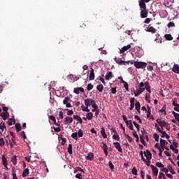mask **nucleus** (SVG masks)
Masks as SVG:
<instances>
[{"mask_svg":"<svg viewBox=\"0 0 179 179\" xmlns=\"http://www.w3.org/2000/svg\"><path fill=\"white\" fill-rule=\"evenodd\" d=\"M146 88L145 87V83L141 82L138 85V90L137 92H134L135 97H138L141 93H143V91L145 90Z\"/></svg>","mask_w":179,"mask_h":179,"instance_id":"nucleus-1","label":"nucleus"},{"mask_svg":"<svg viewBox=\"0 0 179 179\" xmlns=\"http://www.w3.org/2000/svg\"><path fill=\"white\" fill-rule=\"evenodd\" d=\"M78 138H82L83 136V131L82 129H79L78 132L71 134V138L76 141H78Z\"/></svg>","mask_w":179,"mask_h":179,"instance_id":"nucleus-2","label":"nucleus"},{"mask_svg":"<svg viewBox=\"0 0 179 179\" xmlns=\"http://www.w3.org/2000/svg\"><path fill=\"white\" fill-rule=\"evenodd\" d=\"M84 103H85V105L87 106V107H90V106H92V107H93V105L94 104H96V100L94 99H92L90 98H88V99H86L84 100Z\"/></svg>","mask_w":179,"mask_h":179,"instance_id":"nucleus-3","label":"nucleus"},{"mask_svg":"<svg viewBox=\"0 0 179 179\" xmlns=\"http://www.w3.org/2000/svg\"><path fill=\"white\" fill-rule=\"evenodd\" d=\"M147 64L143 62H134V66L138 69H144L146 68Z\"/></svg>","mask_w":179,"mask_h":179,"instance_id":"nucleus-4","label":"nucleus"},{"mask_svg":"<svg viewBox=\"0 0 179 179\" xmlns=\"http://www.w3.org/2000/svg\"><path fill=\"white\" fill-rule=\"evenodd\" d=\"M114 59L116 64H118V65H128V64H129V62L123 61L121 59L117 58L116 57L114 58Z\"/></svg>","mask_w":179,"mask_h":179,"instance_id":"nucleus-5","label":"nucleus"},{"mask_svg":"<svg viewBox=\"0 0 179 179\" xmlns=\"http://www.w3.org/2000/svg\"><path fill=\"white\" fill-rule=\"evenodd\" d=\"M138 3H139L141 10H145V9H146V1H143L142 0H140Z\"/></svg>","mask_w":179,"mask_h":179,"instance_id":"nucleus-6","label":"nucleus"},{"mask_svg":"<svg viewBox=\"0 0 179 179\" xmlns=\"http://www.w3.org/2000/svg\"><path fill=\"white\" fill-rule=\"evenodd\" d=\"M156 122L157 124H159L161 128H163V127H166L167 125V122H166L164 120H162V119H157Z\"/></svg>","mask_w":179,"mask_h":179,"instance_id":"nucleus-7","label":"nucleus"},{"mask_svg":"<svg viewBox=\"0 0 179 179\" xmlns=\"http://www.w3.org/2000/svg\"><path fill=\"white\" fill-rule=\"evenodd\" d=\"M145 31H148L149 33H152V34H155L156 31H157V29H155L153 27L148 26L145 28Z\"/></svg>","mask_w":179,"mask_h":179,"instance_id":"nucleus-8","label":"nucleus"},{"mask_svg":"<svg viewBox=\"0 0 179 179\" xmlns=\"http://www.w3.org/2000/svg\"><path fill=\"white\" fill-rule=\"evenodd\" d=\"M143 154L145 157H146L147 160H152V152H150V151H144Z\"/></svg>","mask_w":179,"mask_h":179,"instance_id":"nucleus-9","label":"nucleus"},{"mask_svg":"<svg viewBox=\"0 0 179 179\" xmlns=\"http://www.w3.org/2000/svg\"><path fill=\"white\" fill-rule=\"evenodd\" d=\"M73 122V117H71L69 116H66V117H64V124H71Z\"/></svg>","mask_w":179,"mask_h":179,"instance_id":"nucleus-10","label":"nucleus"},{"mask_svg":"<svg viewBox=\"0 0 179 179\" xmlns=\"http://www.w3.org/2000/svg\"><path fill=\"white\" fill-rule=\"evenodd\" d=\"M0 117H1L4 121H6V120L9 118V113H6V112L0 113Z\"/></svg>","mask_w":179,"mask_h":179,"instance_id":"nucleus-11","label":"nucleus"},{"mask_svg":"<svg viewBox=\"0 0 179 179\" xmlns=\"http://www.w3.org/2000/svg\"><path fill=\"white\" fill-rule=\"evenodd\" d=\"M135 101H136V99H135V98H131L130 99L129 110H134V108L135 107Z\"/></svg>","mask_w":179,"mask_h":179,"instance_id":"nucleus-12","label":"nucleus"},{"mask_svg":"<svg viewBox=\"0 0 179 179\" xmlns=\"http://www.w3.org/2000/svg\"><path fill=\"white\" fill-rule=\"evenodd\" d=\"M113 145L115 148H116V149L118 150V152H120V153H122V148H121V144H120V143L118 142L113 143Z\"/></svg>","mask_w":179,"mask_h":179,"instance_id":"nucleus-13","label":"nucleus"},{"mask_svg":"<svg viewBox=\"0 0 179 179\" xmlns=\"http://www.w3.org/2000/svg\"><path fill=\"white\" fill-rule=\"evenodd\" d=\"M151 169L152 170V173H153L155 177H157V174H159V169L153 165H151Z\"/></svg>","mask_w":179,"mask_h":179,"instance_id":"nucleus-14","label":"nucleus"},{"mask_svg":"<svg viewBox=\"0 0 179 179\" xmlns=\"http://www.w3.org/2000/svg\"><path fill=\"white\" fill-rule=\"evenodd\" d=\"M85 159L86 160H90V162L93 161V159H94V154H93V152L88 153Z\"/></svg>","mask_w":179,"mask_h":179,"instance_id":"nucleus-15","label":"nucleus"},{"mask_svg":"<svg viewBox=\"0 0 179 179\" xmlns=\"http://www.w3.org/2000/svg\"><path fill=\"white\" fill-rule=\"evenodd\" d=\"M74 93H76V94H79L80 92H81V93H85V89H83V87H77V88H74Z\"/></svg>","mask_w":179,"mask_h":179,"instance_id":"nucleus-16","label":"nucleus"},{"mask_svg":"<svg viewBox=\"0 0 179 179\" xmlns=\"http://www.w3.org/2000/svg\"><path fill=\"white\" fill-rule=\"evenodd\" d=\"M141 10V17H142L143 19L148 17V10L146 9Z\"/></svg>","mask_w":179,"mask_h":179,"instance_id":"nucleus-17","label":"nucleus"},{"mask_svg":"<svg viewBox=\"0 0 179 179\" xmlns=\"http://www.w3.org/2000/svg\"><path fill=\"white\" fill-rule=\"evenodd\" d=\"M129 48H131V45H127L126 46H124L122 48V50H120L121 54H124V52H125V51H128V50H129Z\"/></svg>","mask_w":179,"mask_h":179,"instance_id":"nucleus-18","label":"nucleus"},{"mask_svg":"<svg viewBox=\"0 0 179 179\" xmlns=\"http://www.w3.org/2000/svg\"><path fill=\"white\" fill-rule=\"evenodd\" d=\"M90 80H94V69H93V68H91Z\"/></svg>","mask_w":179,"mask_h":179,"instance_id":"nucleus-19","label":"nucleus"},{"mask_svg":"<svg viewBox=\"0 0 179 179\" xmlns=\"http://www.w3.org/2000/svg\"><path fill=\"white\" fill-rule=\"evenodd\" d=\"M172 71L175 73H178L179 74V66H178V64H174L173 67L172 69Z\"/></svg>","mask_w":179,"mask_h":179,"instance_id":"nucleus-20","label":"nucleus"},{"mask_svg":"<svg viewBox=\"0 0 179 179\" xmlns=\"http://www.w3.org/2000/svg\"><path fill=\"white\" fill-rule=\"evenodd\" d=\"M103 150L106 156H108V149L107 144L103 143Z\"/></svg>","mask_w":179,"mask_h":179,"instance_id":"nucleus-21","label":"nucleus"},{"mask_svg":"<svg viewBox=\"0 0 179 179\" xmlns=\"http://www.w3.org/2000/svg\"><path fill=\"white\" fill-rule=\"evenodd\" d=\"M73 118L74 120H77V121H78L80 124H82L83 122V120H82V117H80V116H79L78 115H74L73 116Z\"/></svg>","mask_w":179,"mask_h":179,"instance_id":"nucleus-22","label":"nucleus"},{"mask_svg":"<svg viewBox=\"0 0 179 179\" xmlns=\"http://www.w3.org/2000/svg\"><path fill=\"white\" fill-rule=\"evenodd\" d=\"M29 169L27 168L23 171L22 177H23V178H24L25 177H27V176H29Z\"/></svg>","mask_w":179,"mask_h":179,"instance_id":"nucleus-23","label":"nucleus"},{"mask_svg":"<svg viewBox=\"0 0 179 179\" xmlns=\"http://www.w3.org/2000/svg\"><path fill=\"white\" fill-rule=\"evenodd\" d=\"M113 72L112 71H109L106 73V80H110V79H111V78H113Z\"/></svg>","mask_w":179,"mask_h":179,"instance_id":"nucleus-24","label":"nucleus"},{"mask_svg":"<svg viewBox=\"0 0 179 179\" xmlns=\"http://www.w3.org/2000/svg\"><path fill=\"white\" fill-rule=\"evenodd\" d=\"M11 162L14 166H16V164H17V157L16 155L13 156L11 157Z\"/></svg>","mask_w":179,"mask_h":179,"instance_id":"nucleus-25","label":"nucleus"},{"mask_svg":"<svg viewBox=\"0 0 179 179\" xmlns=\"http://www.w3.org/2000/svg\"><path fill=\"white\" fill-rule=\"evenodd\" d=\"M135 107L136 111H138V113H141V103L139 101L136 102Z\"/></svg>","mask_w":179,"mask_h":179,"instance_id":"nucleus-26","label":"nucleus"},{"mask_svg":"<svg viewBox=\"0 0 179 179\" xmlns=\"http://www.w3.org/2000/svg\"><path fill=\"white\" fill-rule=\"evenodd\" d=\"M165 40H167L168 41H171L173 40V36L170 34H166L164 35Z\"/></svg>","mask_w":179,"mask_h":179,"instance_id":"nucleus-27","label":"nucleus"},{"mask_svg":"<svg viewBox=\"0 0 179 179\" xmlns=\"http://www.w3.org/2000/svg\"><path fill=\"white\" fill-rule=\"evenodd\" d=\"M101 134L103 138V139H106L107 138V134H106V129L104 127H102L101 129Z\"/></svg>","mask_w":179,"mask_h":179,"instance_id":"nucleus-28","label":"nucleus"},{"mask_svg":"<svg viewBox=\"0 0 179 179\" xmlns=\"http://www.w3.org/2000/svg\"><path fill=\"white\" fill-rule=\"evenodd\" d=\"M160 146H167V145H169V143L167 141H166V140L162 139L160 138Z\"/></svg>","mask_w":179,"mask_h":179,"instance_id":"nucleus-29","label":"nucleus"},{"mask_svg":"<svg viewBox=\"0 0 179 179\" xmlns=\"http://www.w3.org/2000/svg\"><path fill=\"white\" fill-rule=\"evenodd\" d=\"M147 113V118H149V117H150L151 113H152V109L150 108V106H148L147 107V111H145Z\"/></svg>","mask_w":179,"mask_h":179,"instance_id":"nucleus-30","label":"nucleus"},{"mask_svg":"<svg viewBox=\"0 0 179 179\" xmlns=\"http://www.w3.org/2000/svg\"><path fill=\"white\" fill-rule=\"evenodd\" d=\"M159 113H162L164 115H167V113L166 112V105H164L162 109L159 110Z\"/></svg>","mask_w":179,"mask_h":179,"instance_id":"nucleus-31","label":"nucleus"},{"mask_svg":"<svg viewBox=\"0 0 179 179\" xmlns=\"http://www.w3.org/2000/svg\"><path fill=\"white\" fill-rule=\"evenodd\" d=\"M0 129L1 130V133L3 132V129H6V126H5V122H1L0 124Z\"/></svg>","mask_w":179,"mask_h":179,"instance_id":"nucleus-32","label":"nucleus"},{"mask_svg":"<svg viewBox=\"0 0 179 179\" xmlns=\"http://www.w3.org/2000/svg\"><path fill=\"white\" fill-rule=\"evenodd\" d=\"M81 108L83 111H86V113H90V109H89V106H85L84 105H82Z\"/></svg>","mask_w":179,"mask_h":179,"instance_id":"nucleus-33","label":"nucleus"},{"mask_svg":"<svg viewBox=\"0 0 179 179\" xmlns=\"http://www.w3.org/2000/svg\"><path fill=\"white\" fill-rule=\"evenodd\" d=\"M103 89H104V87L103 86L102 84L96 86V90H98V92H99L100 93H101V92H103Z\"/></svg>","mask_w":179,"mask_h":179,"instance_id":"nucleus-34","label":"nucleus"},{"mask_svg":"<svg viewBox=\"0 0 179 179\" xmlns=\"http://www.w3.org/2000/svg\"><path fill=\"white\" fill-rule=\"evenodd\" d=\"M1 159H2L3 164H8V159H6V157L5 156V155H3L1 156Z\"/></svg>","mask_w":179,"mask_h":179,"instance_id":"nucleus-35","label":"nucleus"},{"mask_svg":"<svg viewBox=\"0 0 179 179\" xmlns=\"http://www.w3.org/2000/svg\"><path fill=\"white\" fill-rule=\"evenodd\" d=\"M70 101H71V98L69 96H66L63 100V104H66L68 103H70Z\"/></svg>","mask_w":179,"mask_h":179,"instance_id":"nucleus-36","label":"nucleus"},{"mask_svg":"<svg viewBox=\"0 0 179 179\" xmlns=\"http://www.w3.org/2000/svg\"><path fill=\"white\" fill-rule=\"evenodd\" d=\"M124 137L126 139H127V141H128V142H129V143H131V142H132V141H133L132 137H131L129 135L124 133Z\"/></svg>","mask_w":179,"mask_h":179,"instance_id":"nucleus-37","label":"nucleus"},{"mask_svg":"<svg viewBox=\"0 0 179 179\" xmlns=\"http://www.w3.org/2000/svg\"><path fill=\"white\" fill-rule=\"evenodd\" d=\"M15 122H16L15 120H13V119L9 118L8 120L7 124L10 127L11 125H13V124H15Z\"/></svg>","mask_w":179,"mask_h":179,"instance_id":"nucleus-38","label":"nucleus"},{"mask_svg":"<svg viewBox=\"0 0 179 179\" xmlns=\"http://www.w3.org/2000/svg\"><path fill=\"white\" fill-rule=\"evenodd\" d=\"M86 117H87V120H92L93 113H92V112L87 113V115H86Z\"/></svg>","mask_w":179,"mask_h":179,"instance_id":"nucleus-39","label":"nucleus"},{"mask_svg":"<svg viewBox=\"0 0 179 179\" xmlns=\"http://www.w3.org/2000/svg\"><path fill=\"white\" fill-rule=\"evenodd\" d=\"M67 150H68V153H69V155H72L73 153V151H72V144H69Z\"/></svg>","mask_w":179,"mask_h":179,"instance_id":"nucleus-40","label":"nucleus"},{"mask_svg":"<svg viewBox=\"0 0 179 179\" xmlns=\"http://www.w3.org/2000/svg\"><path fill=\"white\" fill-rule=\"evenodd\" d=\"M168 169L169 171H170V173L171 174H175L176 173V171H174V169H173V166H171V165H168Z\"/></svg>","mask_w":179,"mask_h":179,"instance_id":"nucleus-41","label":"nucleus"},{"mask_svg":"<svg viewBox=\"0 0 179 179\" xmlns=\"http://www.w3.org/2000/svg\"><path fill=\"white\" fill-rule=\"evenodd\" d=\"M15 129L17 132H20V131H22V126H20V124H15Z\"/></svg>","mask_w":179,"mask_h":179,"instance_id":"nucleus-42","label":"nucleus"},{"mask_svg":"<svg viewBox=\"0 0 179 179\" xmlns=\"http://www.w3.org/2000/svg\"><path fill=\"white\" fill-rule=\"evenodd\" d=\"M78 171H81L82 173H85V171H83V169H82V168L78 166L76 168V169L74 170V173L76 174V173H78Z\"/></svg>","mask_w":179,"mask_h":179,"instance_id":"nucleus-43","label":"nucleus"},{"mask_svg":"<svg viewBox=\"0 0 179 179\" xmlns=\"http://www.w3.org/2000/svg\"><path fill=\"white\" fill-rule=\"evenodd\" d=\"M92 107L93 108L92 109V113L96 112V110L99 108V106H97V103L96 104L94 103Z\"/></svg>","mask_w":179,"mask_h":179,"instance_id":"nucleus-44","label":"nucleus"},{"mask_svg":"<svg viewBox=\"0 0 179 179\" xmlns=\"http://www.w3.org/2000/svg\"><path fill=\"white\" fill-rule=\"evenodd\" d=\"M145 100H146L148 103H150V94H145Z\"/></svg>","mask_w":179,"mask_h":179,"instance_id":"nucleus-45","label":"nucleus"},{"mask_svg":"<svg viewBox=\"0 0 179 179\" xmlns=\"http://www.w3.org/2000/svg\"><path fill=\"white\" fill-rule=\"evenodd\" d=\"M173 114L176 121H178V122H179V114L176 113L175 111H173Z\"/></svg>","mask_w":179,"mask_h":179,"instance_id":"nucleus-46","label":"nucleus"},{"mask_svg":"<svg viewBox=\"0 0 179 179\" xmlns=\"http://www.w3.org/2000/svg\"><path fill=\"white\" fill-rule=\"evenodd\" d=\"M153 138H154L155 142H159V134H156V133L154 134H153Z\"/></svg>","mask_w":179,"mask_h":179,"instance_id":"nucleus-47","label":"nucleus"},{"mask_svg":"<svg viewBox=\"0 0 179 179\" xmlns=\"http://www.w3.org/2000/svg\"><path fill=\"white\" fill-rule=\"evenodd\" d=\"M155 166L157 167H159V169H162L164 167V165L163 164H162V162H157Z\"/></svg>","mask_w":179,"mask_h":179,"instance_id":"nucleus-48","label":"nucleus"},{"mask_svg":"<svg viewBox=\"0 0 179 179\" xmlns=\"http://www.w3.org/2000/svg\"><path fill=\"white\" fill-rule=\"evenodd\" d=\"M159 179H166V175L164 173H163V172H159Z\"/></svg>","mask_w":179,"mask_h":179,"instance_id":"nucleus-49","label":"nucleus"},{"mask_svg":"<svg viewBox=\"0 0 179 179\" xmlns=\"http://www.w3.org/2000/svg\"><path fill=\"white\" fill-rule=\"evenodd\" d=\"M93 87H94V85H92V83H90V84L87 85V90L88 92H90V90H92V89H93Z\"/></svg>","mask_w":179,"mask_h":179,"instance_id":"nucleus-50","label":"nucleus"},{"mask_svg":"<svg viewBox=\"0 0 179 179\" xmlns=\"http://www.w3.org/2000/svg\"><path fill=\"white\" fill-rule=\"evenodd\" d=\"M113 139H115V141H120V135L117 134H113Z\"/></svg>","mask_w":179,"mask_h":179,"instance_id":"nucleus-51","label":"nucleus"},{"mask_svg":"<svg viewBox=\"0 0 179 179\" xmlns=\"http://www.w3.org/2000/svg\"><path fill=\"white\" fill-rule=\"evenodd\" d=\"M132 174H134V176H137L138 175V170L136 169V167H134L132 171H131Z\"/></svg>","mask_w":179,"mask_h":179,"instance_id":"nucleus-52","label":"nucleus"},{"mask_svg":"<svg viewBox=\"0 0 179 179\" xmlns=\"http://www.w3.org/2000/svg\"><path fill=\"white\" fill-rule=\"evenodd\" d=\"M124 87L127 92H129V88L128 87V83L124 82Z\"/></svg>","mask_w":179,"mask_h":179,"instance_id":"nucleus-53","label":"nucleus"},{"mask_svg":"<svg viewBox=\"0 0 179 179\" xmlns=\"http://www.w3.org/2000/svg\"><path fill=\"white\" fill-rule=\"evenodd\" d=\"M140 140L141 143L144 145V146H146V143L145 142V140L143 139V136L140 135Z\"/></svg>","mask_w":179,"mask_h":179,"instance_id":"nucleus-54","label":"nucleus"},{"mask_svg":"<svg viewBox=\"0 0 179 179\" xmlns=\"http://www.w3.org/2000/svg\"><path fill=\"white\" fill-rule=\"evenodd\" d=\"M65 110L67 111V115H72V114H73V110H72L66 108Z\"/></svg>","mask_w":179,"mask_h":179,"instance_id":"nucleus-55","label":"nucleus"},{"mask_svg":"<svg viewBox=\"0 0 179 179\" xmlns=\"http://www.w3.org/2000/svg\"><path fill=\"white\" fill-rule=\"evenodd\" d=\"M168 27H169V29H170V27H176V24H174V22H170L168 24Z\"/></svg>","mask_w":179,"mask_h":179,"instance_id":"nucleus-56","label":"nucleus"},{"mask_svg":"<svg viewBox=\"0 0 179 179\" xmlns=\"http://www.w3.org/2000/svg\"><path fill=\"white\" fill-rule=\"evenodd\" d=\"M109 167L111 171H114V164H113V162H111V161L109 162Z\"/></svg>","mask_w":179,"mask_h":179,"instance_id":"nucleus-57","label":"nucleus"},{"mask_svg":"<svg viewBox=\"0 0 179 179\" xmlns=\"http://www.w3.org/2000/svg\"><path fill=\"white\" fill-rule=\"evenodd\" d=\"M132 134H133V136H134V138H136V139H138V137L139 136L138 135V134H136V131L134 130H132Z\"/></svg>","mask_w":179,"mask_h":179,"instance_id":"nucleus-58","label":"nucleus"},{"mask_svg":"<svg viewBox=\"0 0 179 179\" xmlns=\"http://www.w3.org/2000/svg\"><path fill=\"white\" fill-rule=\"evenodd\" d=\"M5 145V140H3V138H0V146H4Z\"/></svg>","mask_w":179,"mask_h":179,"instance_id":"nucleus-59","label":"nucleus"},{"mask_svg":"<svg viewBox=\"0 0 179 179\" xmlns=\"http://www.w3.org/2000/svg\"><path fill=\"white\" fill-rule=\"evenodd\" d=\"M128 128H129V129H131V131H134V125H132V123H129L128 122V125H127Z\"/></svg>","mask_w":179,"mask_h":179,"instance_id":"nucleus-60","label":"nucleus"},{"mask_svg":"<svg viewBox=\"0 0 179 179\" xmlns=\"http://www.w3.org/2000/svg\"><path fill=\"white\" fill-rule=\"evenodd\" d=\"M122 118H123V121H124V122L126 123L127 125H128V119L127 118V116H125L124 115H122Z\"/></svg>","mask_w":179,"mask_h":179,"instance_id":"nucleus-61","label":"nucleus"},{"mask_svg":"<svg viewBox=\"0 0 179 179\" xmlns=\"http://www.w3.org/2000/svg\"><path fill=\"white\" fill-rule=\"evenodd\" d=\"M172 104L174 106V107H179V104L177 103V101H173Z\"/></svg>","mask_w":179,"mask_h":179,"instance_id":"nucleus-62","label":"nucleus"},{"mask_svg":"<svg viewBox=\"0 0 179 179\" xmlns=\"http://www.w3.org/2000/svg\"><path fill=\"white\" fill-rule=\"evenodd\" d=\"M76 178L83 179V178H82V174H80V173H77V174L76 175Z\"/></svg>","mask_w":179,"mask_h":179,"instance_id":"nucleus-63","label":"nucleus"},{"mask_svg":"<svg viewBox=\"0 0 179 179\" xmlns=\"http://www.w3.org/2000/svg\"><path fill=\"white\" fill-rule=\"evenodd\" d=\"M20 135L24 138V139H26L27 138L24 131H21Z\"/></svg>","mask_w":179,"mask_h":179,"instance_id":"nucleus-64","label":"nucleus"}]
</instances>
